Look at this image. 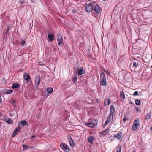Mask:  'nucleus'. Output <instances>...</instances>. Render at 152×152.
I'll return each instance as SVG.
<instances>
[{
	"mask_svg": "<svg viewBox=\"0 0 152 152\" xmlns=\"http://www.w3.org/2000/svg\"><path fill=\"white\" fill-rule=\"evenodd\" d=\"M100 85L102 86H105L106 84V77L104 72L102 73L100 75Z\"/></svg>",
	"mask_w": 152,
	"mask_h": 152,
	"instance_id": "nucleus-1",
	"label": "nucleus"
},
{
	"mask_svg": "<svg viewBox=\"0 0 152 152\" xmlns=\"http://www.w3.org/2000/svg\"><path fill=\"white\" fill-rule=\"evenodd\" d=\"M97 124L96 121L95 120H94L91 122L86 123L85 124V125L89 127L93 128Z\"/></svg>",
	"mask_w": 152,
	"mask_h": 152,
	"instance_id": "nucleus-2",
	"label": "nucleus"
},
{
	"mask_svg": "<svg viewBox=\"0 0 152 152\" xmlns=\"http://www.w3.org/2000/svg\"><path fill=\"white\" fill-rule=\"evenodd\" d=\"M93 6L92 4H88L86 5L85 9L88 12H90L93 10Z\"/></svg>",
	"mask_w": 152,
	"mask_h": 152,
	"instance_id": "nucleus-3",
	"label": "nucleus"
},
{
	"mask_svg": "<svg viewBox=\"0 0 152 152\" xmlns=\"http://www.w3.org/2000/svg\"><path fill=\"white\" fill-rule=\"evenodd\" d=\"M60 146L63 150L65 152H69L70 149L69 148V146L66 144H64L63 143H61L60 144Z\"/></svg>",
	"mask_w": 152,
	"mask_h": 152,
	"instance_id": "nucleus-4",
	"label": "nucleus"
},
{
	"mask_svg": "<svg viewBox=\"0 0 152 152\" xmlns=\"http://www.w3.org/2000/svg\"><path fill=\"white\" fill-rule=\"evenodd\" d=\"M40 76H38L36 77L35 80L34 86L36 87L37 89H38V86L40 83Z\"/></svg>",
	"mask_w": 152,
	"mask_h": 152,
	"instance_id": "nucleus-5",
	"label": "nucleus"
},
{
	"mask_svg": "<svg viewBox=\"0 0 152 152\" xmlns=\"http://www.w3.org/2000/svg\"><path fill=\"white\" fill-rule=\"evenodd\" d=\"M110 117H111L112 119H113V114L115 113L114 106L113 105H111L110 106Z\"/></svg>",
	"mask_w": 152,
	"mask_h": 152,
	"instance_id": "nucleus-6",
	"label": "nucleus"
},
{
	"mask_svg": "<svg viewBox=\"0 0 152 152\" xmlns=\"http://www.w3.org/2000/svg\"><path fill=\"white\" fill-rule=\"evenodd\" d=\"M139 125V123L137 120H135L133 123V126L132 127V129L134 130H136L138 128Z\"/></svg>",
	"mask_w": 152,
	"mask_h": 152,
	"instance_id": "nucleus-7",
	"label": "nucleus"
},
{
	"mask_svg": "<svg viewBox=\"0 0 152 152\" xmlns=\"http://www.w3.org/2000/svg\"><path fill=\"white\" fill-rule=\"evenodd\" d=\"M23 78L26 81V83L28 82L31 78L29 74L27 73H25L23 75Z\"/></svg>",
	"mask_w": 152,
	"mask_h": 152,
	"instance_id": "nucleus-8",
	"label": "nucleus"
},
{
	"mask_svg": "<svg viewBox=\"0 0 152 152\" xmlns=\"http://www.w3.org/2000/svg\"><path fill=\"white\" fill-rule=\"evenodd\" d=\"M21 129L20 126L17 127L15 129L13 133V137H15L18 132L20 131Z\"/></svg>",
	"mask_w": 152,
	"mask_h": 152,
	"instance_id": "nucleus-9",
	"label": "nucleus"
},
{
	"mask_svg": "<svg viewBox=\"0 0 152 152\" xmlns=\"http://www.w3.org/2000/svg\"><path fill=\"white\" fill-rule=\"evenodd\" d=\"M77 74L78 75H81L84 74L86 72L83 68H78L77 69Z\"/></svg>",
	"mask_w": 152,
	"mask_h": 152,
	"instance_id": "nucleus-10",
	"label": "nucleus"
},
{
	"mask_svg": "<svg viewBox=\"0 0 152 152\" xmlns=\"http://www.w3.org/2000/svg\"><path fill=\"white\" fill-rule=\"evenodd\" d=\"M57 39L58 43L59 45H61L63 42L62 37L60 34H59L57 36Z\"/></svg>",
	"mask_w": 152,
	"mask_h": 152,
	"instance_id": "nucleus-11",
	"label": "nucleus"
},
{
	"mask_svg": "<svg viewBox=\"0 0 152 152\" xmlns=\"http://www.w3.org/2000/svg\"><path fill=\"white\" fill-rule=\"evenodd\" d=\"M94 10L95 11L98 13L100 12V8L98 5H97L94 7Z\"/></svg>",
	"mask_w": 152,
	"mask_h": 152,
	"instance_id": "nucleus-12",
	"label": "nucleus"
},
{
	"mask_svg": "<svg viewBox=\"0 0 152 152\" xmlns=\"http://www.w3.org/2000/svg\"><path fill=\"white\" fill-rule=\"evenodd\" d=\"M4 120L6 122L9 124H12L13 123L12 120L9 118L6 117L4 118Z\"/></svg>",
	"mask_w": 152,
	"mask_h": 152,
	"instance_id": "nucleus-13",
	"label": "nucleus"
},
{
	"mask_svg": "<svg viewBox=\"0 0 152 152\" xmlns=\"http://www.w3.org/2000/svg\"><path fill=\"white\" fill-rule=\"evenodd\" d=\"M122 136V133L121 132H119L116 134H115L114 135V138H117L118 140H120L121 139V137Z\"/></svg>",
	"mask_w": 152,
	"mask_h": 152,
	"instance_id": "nucleus-14",
	"label": "nucleus"
},
{
	"mask_svg": "<svg viewBox=\"0 0 152 152\" xmlns=\"http://www.w3.org/2000/svg\"><path fill=\"white\" fill-rule=\"evenodd\" d=\"M12 87L13 88L19 89L20 86L19 84L15 83L12 84Z\"/></svg>",
	"mask_w": 152,
	"mask_h": 152,
	"instance_id": "nucleus-15",
	"label": "nucleus"
},
{
	"mask_svg": "<svg viewBox=\"0 0 152 152\" xmlns=\"http://www.w3.org/2000/svg\"><path fill=\"white\" fill-rule=\"evenodd\" d=\"M26 120H23L21 121L20 123H18V125L20 126V125H22V126H24L26 125Z\"/></svg>",
	"mask_w": 152,
	"mask_h": 152,
	"instance_id": "nucleus-16",
	"label": "nucleus"
},
{
	"mask_svg": "<svg viewBox=\"0 0 152 152\" xmlns=\"http://www.w3.org/2000/svg\"><path fill=\"white\" fill-rule=\"evenodd\" d=\"M48 37L50 41H53L54 39V36L53 34H49Z\"/></svg>",
	"mask_w": 152,
	"mask_h": 152,
	"instance_id": "nucleus-17",
	"label": "nucleus"
},
{
	"mask_svg": "<svg viewBox=\"0 0 152 152\" xmlns=\"http://www.w3.org/2000/svg\"><path fill=\"white\" fill-rule=\"evenodd\" d=\"M94 140V137L92 136H90L88 138V140L91 144L92 143Z\"/></svg>",
	"mask_w": 152,
	"mask_h": 152,
	"instance_id": "nucleus-18",
	"label": "nucleus"
},
{
	"mask_svg": "<svg viewBox=\"0 0 152 152\" xmlns=\"http://www.w3.org/2000/svg\"><path fill=\"white\" fill-rule=\"evenodd\" d=\"M69 142L71 146H74V141L73 139L70 137L69 140Z\"/></svg>",
	"mask_w": 152,
	"mask_h": 152,
	"instance_id": "nucleus-19",
	"label": "nucleus"
},
{
	"mask_svg": "<svg viewBox=\"0 0 152 152\" xmlns=\"http://www.w3.org/2000/svg\"><path fill=\"white\" fill-rule=\"evenodd\" d=\"M110 99H107L104 100V104L106 105H107L110 104Z\"/></svg>",
	"mask_w": 152,
	"mask_h": 152,
	"instance_id": "nucleus-20",
	"label": "nucleus"
},
{
	"mask_svg": "<svg viewBox=\"0 0 152 152\" xmlns=\"http://www.w3.org/2000/svg\"><path fill=\"white\" fill-rule=\"evenodd\" d=\"M77 80V73H76V74L73 78L72 79L73 82L74 83H76Z\"/></svg>",
	"mask_w": 152,
	"mask_h": 152,
	"instance_id": "nucleus-21",
	"label": "nucleus"
},
{
	"mask_svg": "<svg viewBox=\"0 0 152 152\" xmlns=\"http://www.w3.org/2000/svg\"><path fill=\"white\" fill-rule=\"evenodd\" d=\"M120 97L121 98L124 99L125 98V96L124 93L123 91H121L120 93Z\"/></svg>",
	"mask_w": 152,
	"mask_h": 152,
	"instance_id": "nucleus-22",
	"label": "nucleus"
},
{
	"mask_svg": "<svg viewBox=\"0 0 152 152\" xmlns=\"http://www.w3.org/2000/svg\"><path fill=\"white\" fill-rule=\"evenodd\" d=\"M46 90L48 93H50L53 91V89L50 87L46 89Z\"/></svg>",
	"mask_w": 152,
	"mask_h": 152,
	"instance_id": "nucleus-23",
	"label": "nucleus"
},
{
	"mask_svg": "<svg viewBox=\"0 0 152 152\" xmlns=\"http://www.w3.org/2000/svg\"><path fill=\"white\" fill-rule=\"evenodd\" d=\"M150 113H148L146 115L145 117V119L146 120H149L151 118Z\"/></svg>",
	"mask_w": 152,
	"mask_h": 152,
	"instance_id": "nucleus-24",
	"label": "nucleus"
},
{
	"mask_svg": "<svg viewBox=\"0 0 152 152\" xmlns=\"http://www.w3.org/2000/svg\"><path fill=\"white\" fill-rule=\"evenodd\" d=\"M135 103L137 105H139L141 104V102L138 99H136L135 101Z\"/></svg>",
	"mask_w": 152,
	"mask_h": 152,
	"instance_id": "nucleus-25",
	"label": "nucleus"
},
{
	"mask_svg": "<svg viewBox=\"0 0 152 152\" xmlns=\"http://www.w3.org/2000/svg\"><path fill=\"white\" fill-rule=\"evenodd\" d=\"M121 148L120 146H118L117 148L116 152H121Z\"/></svg>",
	"mask_w": 152,
	"mask_h": 152,
	"instance_id": "nucleus-26",
	"label": "nucleus"
},
{
	"mask_svg": "<svg viewBox=\"0 0 152 152\" xmlns=\"http://www.w3.org/2000/svg\"><path fill=\"white\" fill-rule=\"evenodd\" d=\"M106 73V74L108 75H110V72L108 71L106 69H104L103 70Z\"/></svg>",
	"mask_w": 152,
	"mask_h": 152,
	"instance_id": "nucleus-27",
	"label": "nucleus"
},
{
	"mask_svg": "<svg viewBox=\"0 0 152 152\" xmlns=\"http://www.w3.org/2000/svg\"><path fill=\"white\" fill-rule=\"evenodd\" d=\"M13 92V90H7L6 94H10L12 93Z\"/></svg>",
	"mask_w": 152,
	"mask_h": 152,
	"instance_id": "nucleus-28",
	"label": "nucleus"
},
{
	"mask_svg": "<svg viewBox=\"0 0 152 152\" xmlns=\"http://www.w3.org/2000/svg\"><path fill=\"white\" fill-rule=\"evenodd\" d=\"M111 119L112 120V119L111 117H110H110L107 119L106 120L105 122L107 123L108 124L110 121V120Z\"/></svg>",
	"mask_w": 152,
	"mask_h": 152,
	"instance_id": "nucleus-29",
	"label": "nucleus"
},
{
	"mask_svg": "<svg viewBox=\"0 0 152 152\" xmlns=\"http://www.w3.org/2000/svg\"><path fill=\"white\" fill-rule=\"evenodd\" d=\"M23 147L25 149H27L28 148V146L26 144L23 145Z\"/></svg>",
	"mask_w": 152,
	"mask_h": 152,
	"instance_id": "nucleus-30",
	"label": "nucleus"
},
{
	"mask_svg": "<svg viewBox=\"0 0 152 152\" xmlns=\"http://www.w3.org/2000/svg\"><path fill=\"white\" fill-rule=\"evenodd\" d=\"M26 44V42L25 41L22 40L21 42V45L22 46H23Z\"/></svg>",
	"mask_w": 152,
	"mask_h": 152,
	"instance_id": "nucleus-31",
	"label": "nucleus"
},
{
	"mask_svg": "<svg viewBox=\"0 0 152 152\" xmlns=\"http://www.w3.org/2000/svg\"><path fill=\"white\" fill-rule=\"evenodd\" d=\"M101 134H102V136H105V135H106V134H107V132H106L104 131H103L101 133Z\"/></svg>",
	"mask_w": 152,
	"mask_h": 152,
	"instance_id": "nucleus-32",
	"label": "nucleus"
},
{
	"mask_svg": "<svg viewBox=\"0 0 152 152\" xmlns=\"http://www.w3.org/2000/svg\"><path fill=\"white\" fill-rule=\"evenodd\" d=\"M133 95L134 96H138V92L137 91H136L133 94Z\"/></svg>",
	"mask_w": 152,
	"mask_h": 152,
	"instance_id": "nucleus-33",
	"label": "nucleus"
},
{
	"mask_svg": "<svg viewBox=\"0 0 152 152\" xmlns=\"http://www.w3.org/2000/svg\"><path fill=\"white\" fill-rule=\"evenodd\" d=\"M133 66L134 67L137 66V63L135 61H134L133 62Z\"/></svg>",
	"mask_w": 152,
	"mask_h": 152,
	"instance_id": "nucleus-34",
	"label": "nucleus"
},
{
	"mask_svg": "<svg viewBox=\"0 0 152 152\" xmlns=\"http://www.w3.org/2000/svg\"><path fill=\"white\" fill-rule=\"evenodd\" d=\"M10 29V27L9 26H8L7 27V31L6 32L8 33V32L9 31Z\"/></svg>",
	"mask_w": 152,
	"mask_h": 152,
	"instance_id": "nucleus-35",
	"label": "nucleus"
},
{
	"mask_svg": "<svg viewBox=\"0 0 152 152\" xmlns=\"http://www.w3.org/2000/svg\"><path fill=\"white\" fill-rule=\"evenodd\" d=\"M20 5L23 4L24 3V2L22 1H20L19 2Z\"/></svg>",
	"mask_w": 152,
	"mask_h": 152,
	"instance_id": "nucleus-36",
	"label": "nucleus"
},
{
	"mask_svg": "<svg viewBox=\"0 0 152 152\" xmlns=\"http://www.w3.org/2000/svg\"><path fill=\"white\" fill-rule=\"evenodd\" d=\"M109 129H106V130H104V131L106 132H107V133H108L109 132Z\"/></svg>",
	"mask_w": 152,
	"mask_h": 152,
	"instance_id": "nucleus-37",
	"label": "nucleus"
},
{
	"mask_svg": "<svg viewBox=\"0 0 152 152\" xmlns=\"http://www.w3.org/2000/svg\"><path fill=\"white\" fill-rule=\"evenodd\" d=\"M35 137V135H33L31 137V139L32 140H34L33 138H34Z\"/></svg>",
	"mask_w": 152,
	"mask_h": 152,
	"instance_id": "nucleus-38",
	"label": "nucleus"
},
{
	"mask_svg": "<svg viewBox=\"0 0 152 152\" xmlns=\"http://www.w3.org/2000/svg\"><path fill=\"white\" fill-rule=\"evenodd\" d=\"M126 119L127 118H126V117H125V118H123V120L125 122Z\"/></svg>",
	"mask_w": 152,
	"mask_h": 152,
	"instance_id": "nucleus-39",
	"label": "nucleus"
},
{
	"mask_svg": "<svg viewBox=\"0 0 152 152\" xmlns=\"http://www.w3.org/2000/svg\"><path fill=\"white\" fill-rule=\"evenodd\" d=\"M136 111H140V108H139L138 107L136 108Z\"/></svg>",
	"mask_w": 152,
	"mask_h": 152,
	"instance_id": "nucleus-40",
	"label": "nucleus"
},
{
	"mask_svg": "<svg viewBox=\"0 0 152 152\" xmlns=\"http://www.w3.org/2000/svg\"><path fill=\"white\" fill-rule=\"evenodd\" d=\"M8 33L6 32L4 33V37H6L7 36V34Z\"/></svg>",
	"mask_w": 152,
	"mask_h": 152,
	"instance_id": "nucleus-41",
	"label": "nucleus"
},
{
	"mask_svg": "<svg viewBox=\"0 0 152 152\" xmlns=\"http://www.w3.org/2000/svg\"><path fill=\"white\" fill-rule=\"evenodd\" d=\"M2 102L1 98V96L0 95V103H1Z\"/></svg>",
	"mask_w": 152,
	"mask_h": 152,
	"instance_id": "nucleus-42",
	"label": "nucleus"
},
{
	"mask_svg": "<svg viewBox=\"0 0 152 152\" xmlns=\"http://www.w3.org/2000/svg\"><path fill=\"white\" fill-rule=\"evenodd\" d=\"M72 12H73V13H75L76 12V11L75 10H72Z\"/></svg>",
	"mask_w": 152,
	"mask_h": 152,
	"instance_id": "nucleus-43",
	"label": "nucleus"
},
{
	"mask_svg": "<svg viewBox=\"0 0 152 152\" xmlns=\"http://www.w3.org/2000/svg\"><path fill=\"white\" fill-rule=\"evenodd\" d=\"M108 124L106 122H105V123L104 124V125L105 126H106L107 124Z\"/></svg>",
	"mask_w": 152,
	"mask_h": 152,
	"instance_id": "nucleus-44",
	"label": "nucleus"
},
{
	"mask_svg": "<svg viewBox=\"0 0 152 152\" xmlns=\"http://www.w3.org/2000/svg\"><path fill=\"white\" fill-rule=\"evenodd\" d=\"M151 131H152V126L150 129Z\"/></svg>",
	"mask_w": 152,
	"mask_h": 152,
	"instance_id": "nucleus-45",
	"label": "nucleus"
},
{
	"mask_svg": "<svg viewBox=\"0 0 152 152\" xmlns=\"http://www.w3.org/2000/svg\"><path fill=\"white\" fill-rule=\"evenodd\" d=\"M2 115V113H0V116H1V115Z\"/></svg>",
	"mask_w": 152,
	"mask_h": 152,
	"instance_id": "nucleus-46",
	"label": "nucleus"
},
{
	"mask_svg": "<svg viewBox=\"0 0 152 152\" xmlns=\"http://www.w3.org/2000/svg\"><path fill=\"white\" fill-rule=\"evenodd\" d=\"M75 0V1H76V2H77V1H78V0Z\"/></svg>",
	"mask_w": 152,
	"mask_h": 152,
	"instance_id": "nucleus-47",
	"label": "nucleus"
},
{
	"mask_svg": "<svg viewBox=\"0 0 152 152\" xmlns=\"http://www.w3.org/2000/svg\"><path fill=\"white\" fill-rule=\"evenodd\" d=\"M151 67L152 68V65L151 66Z\"/></svg>",
	"mask_w": 152,
	"mask_h": 152,
	"instance_id": "nucleus-48",
	"label": "nucleus"
},
{
	"mask_svg": "<svg viewBox=\"0 0 152 152\" xmlns=\"http://www.w3.org/2000/svg\"><path fill=\"white\" fill-rule=\"evenodd\" d=\"M133 152H136L134 151H133Z\"/></svg>",
	"mask_w": 152,
	"mask_h": 152,
	"instance_id": "nucleus-49",
	"label": "nucleus"
}]
</instances>
